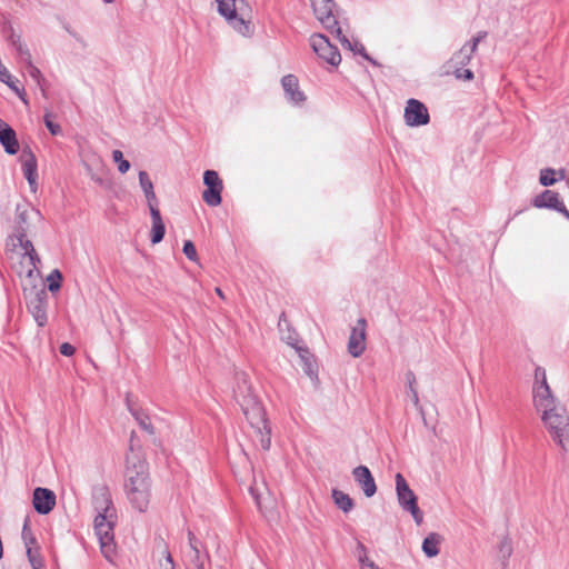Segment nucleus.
Returning <instances> with one entry per match:
<instances>
[{
  "label": "nucleus",
  "mask_w": 569,
  "mask_h": 569,
  "mask_svg": "<svg viewBox=\"0 0 569 569\" xmlns=\"http://www.w3.org/2000/svg\"><path fill=\"white\" fill-rule=\"evenodd\" d=\"M130 452L126 459L124 490L132 508L139 512H144L149 507L151 498L149 465L144 459L133 455L132 445H130Z\"/></svg>",
  "instance_id": "f257e3e1"
},
{
  "label": "nucleus",
  "mask_w": 569,
  "mask_h": 569,
  "mask_svg": "<svg viewBox=\"0 0 569 569\" xmlns=\"http://www.w3.org/2000/svg\"><path fill=\"white\" fill-rule=\"evenodd\" d=\"M241 410L256 432L258 442L263 450L271 447V428L266 417V410L258 398H247L240 405Z\"/></svg>",
  "instance_id": "f03ea898"
},
{
  "label": "nucleus",
  "mask_w": 569,
  "mask_h": 569,
  "mask_svg": "<svg viewBox=\"0 0 569 569\" xmlns=\"http://www.w3.org/2000/svg\"><path fill=\"white\" fill-rule=\"evenodd\" d=\"M117 516L109 515H97L93 521L94 532L100 543V550L103 557L112 561V557L116 555L114 543V525Z\"/></svg>",
  "instance_id": "7ed1b4c3"
},
{
  "label": "nucleus",
  "mask_w": 569,
  "mask_h": 569,
  "mask_svg": "<svg viewBox=\"0 0 569 569\" xmlns=\"http://www.w3.org/2000/svg\"><path fill=\"white\" fill-rule=\"evenodd\" d=\"M311 7L316 18L331 33H335L341 44L351 46V41L342 33V30L335 14L336 3L333 0H311Z\"/></svg>",
  "instance_id": "20e7f679"
},
{
  "label": "nucleus",
  "mask_w": 569,
  "mask_h": 569,
  "mask_svg": "<svg viewBox=\"0 0 569 569\" xmlns=\"http://www.w3.org/2000/svg\"><path fill=\"white\" fill-rule=\"evenodd\" d=\"M541 419L552 435L553 440H556L563 450H567L569 443L567 440L569 417L566 413V409L561 406L549 409L542 413Z\"/></svg>",
  "instance_id": "39448f33"
},
{
  "label": "nucleus",
  "mask_w": 569,
  "mask_h": 569,
  "mask_svg": "<svg viewBox=\"0 0 569 569\" xmlns=\"http://www.w3.org/2000/svg\"><path fill=\"white\" fill-rule=\"evenodd\" d=\"M27 309L33 317L38 327L42 328L48 323V292L46 287L37 288L33 286L31 289H23Z\"/></svg>",
  "instance_id": "423d86ee"
},
{
  "label": "nucleus",
  "mask_w": 569,
  "mask_h": 569,
  "mask_svg": "<svg viewBox=\"0 0 569 569\" xmlns=\"http://www.w3.org/2000/svg\"><path fill=\"white\" fill-rule=\"evenodd\" d=\"M396 491L400 507L411 513L417 525L423 520V513L418 506V498L410 489L405 477L401 473L396 475Z\"/></svg>",
  "instance_id": "0eeeda50"
},
{
  "label": "nucleus",
  "mask_w": 569,
  "mask_h": 569,
  "mask_svg": "<svg viewBox=\"0 0 569 569\" xmlns=\"http://www.w3.org/2000/svg\"><path fill=\"white\" fill-rule=\"evenodd\" d=\"M183 557L187 569H207L210 565V556L206 546L191 530H188V548Z\"/></svg>",
  "instance_id": "6e6552de"
},
{
  "label": "nucleus",
  "mask_w": 569,
  "mask_h": 569,
  "mask_svg": "<svg viewBox=\"0 0 569 569\" xmlns=\"http://www.w3.org/2000/svg\"><path fill=\"white\" fill-rule=\"evenodd\" d=\"M218 4V12L226 18L228 23L240 34L250 37L253 33V28L249 20L238 14L236 0H216Z\"/></svg>",
  "instance_id": "1a4fd4ad"
},
{
  "label": "nucleus",
  "mask_w": 569,
  "mask_h": 569,
  "mask_svg": "<svg viewBox=\"0 0 569 569\" xmlns=\"http://www.w3.org/2000/svg\"><path fill=\"white\" fill-rule=\"evenodd\" d=\"M542 376V381L538 386H533V405L537 410L548 411L558 407L556 398L553 397L551 389L547 382L546 370L542 367L536 368V376Z\"/></svg>",
  "instance_id": "9d476101"
},
{
  "label": "nucleus",
  "mask_w": 569,
  "mask_h": 569,
  "mask_svg": "<svg viewBox=\"0 0 569 569\" xmlns=\"http://www.w3.org/2000/svg\"><path fill=\"white\" fill-rule=\"evenodd\" d=\"M203 183L206 186L202 192V199L209 207H218L222 202L221 192L223 190L222 180L214 170H206L203 173Z\"/></svg>",
  "instance_id": "9b49d317"
},
{
  "label": "nucleus",
  "mask_w": 569,
  "mask_h": 569,
  "mask_svg": "<svg viewBox=\"0 0 569 569\" xmlns=\"http://www.w3.org/2000/svg\"><path fill=\"white\" fill-rule=\"evenodd\" d=\"M310 41L313 51L320 59L325 60L333 67L339 66L341 62V54L338 48L331 44L326 36L320 33L313 34Z\"/></svg>",
  "instance_id": "f8f14e48"
},
{
  "label": "nucleus",
  "mask_w": 569,
  "mask_h": 569,
  "mask_svg": "<svg viewBox=\"0 0 569 569\" xmlns=\"http://www.w3.org/2000/svg\"><path fill=\"white\" fill-rule=\"evenodd\" d=\"M32 217L37 218L38 220L42 219L41 212L38 209L31 207L29 203H17L14 226L16 238H22L28 236Z\"/></svg>",
  "instance_id": "ddd939ff"
},
{
  "label": "nucleus",
  "mask_w": 569,
  "mask_h": 569,
  "mask_svg": "<svg viewBox=\"0 0 569 569\" xmlns=\"http://www.w3.org/2000/svg\"><path fill=\"white\" fill-rule=\"evenodd\" d=\"M403 118L406 124L409 127L426 126L430 121L427 107L421 101L413 98L407 101Z\"/></svg>",
  "instance_id": "4468645a"
},
{
  "label": "nucleus",
  "mask_w": 569,
  "mask_h": 569,
  "mask_svg": "<svg viewBox=\"0 0 569 569\" xmlns=\"http://www.w3.org/2000/svg\"><path fill=\"white\" fill-rule=\"evenodd\" d=\"M366 327L367 321L360 318L357 325L352 328L348 340V352L353 357H360L366 349Z\"/></svg>",
  "instance_id": "2eb2a0df"
},
{
  "label": "nucleus",
  "mask_w": 569,
  "mask_h": 569,
  "mask_svg": "<svg viewBox=\"0 0 569 569\" xmlns=\"http://www.w3.org/2000/svg\"><path fill=\"white\" fill-rule=\"evenodd\" d=\"M92 503L97 515L117 516L109 488L106 486L97 487L93 490Z\"/></svg>",
  "instance_id": "dca6fc26"
},
{
  "label": "nucleus",
  "mask_w": 569,
  "mask_h": 569,
  "mask_svg": "<svg viewBox=\"0 0 569 569\" xmlns=\"http://www.w3.org/2000/svg\"><path fill=\"white\" fill-rule=\"evenodd\" d=\"M32 505L39 515H48L56 506V495L50 489L38 487L33 490Z\"/></svg>",
  "instance_id": "f3484780"
},
{
  "label": "nucleus",
  "mask_w": 569,
  "mask_h": 569,
  "mask_svg": "<svg viewBox=\"0 0 569 569\" xmlns=\"http://www.w3.org/2000/svg\"><path fill=\"white\" fill-rule=\"evenodd\" d=\"M352 476L366 497L370 498L377 492L375 478L367 466L360 465L352 470Z\"/></svg>",
  "instance_id": "a211bd4d"
},
{
  "label": "nucleus",
  "mask_w": 569,
  "mask_h": 569,
  "mask_svg": "<svg viewBox=\"0 0 569 569\" xmlns=\"http://www.w3.org/2000/svg\"><path fill=\"white\" fill-rule=\"evenodd\" d=\"M281 84L286 94V98L293 104H302L307 97L300 90L299 80L295 74H287L282 77Z\"/></svg>",
  "instance_id": "6ab92c4d"
},
{
  "label": "nucleus",
  "mask_w": 569,
  "mask_h": 569,
  "mask_svg": "<svg viewBox=\"0 0 569 569\" xmlns=\"http://www.w3.org/2000/svg\"><path fill=\"white\" fill-rule=\"evenodd\" d=\"M22 160V171L23 176L32 188L33 184H37V159L33 152L29 147L22 149L21 153Z\"/></svg>",
  "instance_id": "aec40b11"
},
{
  "label": "nucleus",
  "mask_w": 569,
  "mask_h": 569,
  "mask_svg": "<svg viewBox=\"0 0 569 569\" xmlns=\"http://www.w3.org/2000/svg\"><path fill=\"white\" fill-rule=\"evenodd\" d=\"M126 405L130 413L133 416L138 425L142 430L149 435H154V428L151 423L149 415L140 407H138L130 398V395L126 397Z\"/></svg>",
  "instance_id": "412c9836"
},
{
  "label": "nucleus",
  "mask_w": 569,
  "mask_h": 569,
  "mask_svg": "<svg viewBox=\"0 0 569 569\" xmlns=\"http://www.w3.org/2000/svg\"><path fill=\"white\" fill-rule=\"evenodd\" d=\"M234 381L236 386L233 388V397L239 406L242 405V400L247 398H256L252 393L249 377L246 372H237L234 375Z\"/></svg>",
  "instance_id": "4be33fe9"
},
{
  "label": "nucleus",
  "mask_w": 569,
  "mask_h": 569,
  "mask_svg": "<svg viewBox=\"0 0 569 569\" xmlns=\"http://www.w3.org/2000/svg\"><path fill=\"white\" fill-rule=\"evenodd\" d=\"M0 143L9 154H16L19 151V142L16 131L3 120L0 119Z\"/></svg>",
  "instance_id": "5701e85b"
},
{
  "label": "nucleus",
  "mask_w": 569,
  "mask_h": 569,
  "mask_svg": "<svg viewBox=\"0 0 569 569\" xmlns=\"http://www.w3.org/2000/svg\"><path fill=\"white\" fill-rule=\"evenodd\" d=\"M561 203L562 201L560 200L559 193L549 189L543 190L532 199V206L538 209L545 208L556 211Z\"/></svg>",
  "instance_id": "b1692460"
},
{
  "label": "nucleus",
  "mask_w": 569,
  "mask_h": 569,
  "mask_svg": "<svg viewBox=\"0 0 569 569\" xmlns=\"http://www.w3.org/2000/svg\"><path fill=\"white\" fill-rule=\"evenodd\" d=\"M471 58L472 53L462 46L461 49L455 52L452 57L445 63L443 68H446V73H450L451 70L456 68H461L469 64Z\"/></svg>",
  "instance_id": "393cba45"
},
{
  "label": "nucleus",
  "mask_w": 569,
  "mask_h": 569,
  "mask_svg": "<svg viewBox=\"0 0 569 569\" xmlns=\"http://www.w3.org/2000/svg\"><path fill=\"white\" fill-rule=\"evenodd\" d=\"M296 350L299 353V357L302 362V369L305 373L311 379L318 378V366L313 359V356L310 353L308 348L296 347Z\"/></svg>",
  "instance_id": "a878e982"
},
{
  "label": "nucleus",
  "mask_w": 569,
  "mask_h": 569,
  "mask_svg": "<svg viewBox=\"0 0 569 569\" xmlns=\"http://www.w3.org/2000/svg\"><path fill=\"white\" fill-rule=\"evenodd\" d=\"M151 242L153 244L162 241L166 233V226L162 221L160 210L158 208H151Z\"/></svg>",
  "instance_id": "bb28decb"
},
{
  "label": "nucleus",
  "mask_w": 569,
  "mask_h": 569,
  "mask_svg": "<svg viewBox=\"0 0 569 569\" xmlns=\"http://www.w3.org/2000/svg\"><path fill=\"white\" fill-rule=\"evenodd\" d=\"M443 538L437 532L429 533L422 541V551L428 558H433L439 555V545Z\"/></svg>",
  "instance_id": "cd10ccee"
},
{
  "label": "nucleus",
  "mask_w": 569,
  "mask_h": 569,
  "mask_svg": "<svg viewBox=\"0 0 569 569\" xmlns=\"http://www.w3.org/2000/svg\"><path fill=\"white\" fill-rule=\"evenodd\" d=\"M331 497L337 508L345 513L350 512L355 507L353 499L348 493L339 489H332Z\"/></svg>",
  "instance_id": "c85d7f7f"
},
{
  "label": "nucleus",
  "mask_w": 569,
  "mask_h": 569,
  "mask_svg": "<svg viewBox=\"0 0 569 569\" xmlns=\"http://www.w3.org/2000/svg\"><path fill=\"white\" fill-rule=\"evenodd\" d=\"M513 548L509 537H503L498 546V559L501 561L503 568L507 567L508 561L512 555Z\"/></svg>",
  "instance_id": "c756f323"
},
{
  "label": "nucleus",
  "mask_w": 569,
  "mask_h": 569,
  "mask_svg": "<svg viewBox=\"0 0 569 569\" xmlns=\"http://www.w3.org/2000/svg\"><path fill=\"white\" fill-rule=\"evenodd\" d=\"M357 549L359 551L358 560L360 562L361 569H381L372 560L368 558L367 548L365 547L363 543L358 542Z\"/></svg>",
  "instance_id": "7c9ffc66"
},
{
  "label": "nucleus",
  "mask_w": 569,
  "mask_h": 569,
  "mask_svg": "<svg viewBox=\"0 0 569 569\" xmlns=\"http://www.w3.org/2000/svg\"><path fill=\"white\" fill-rule=\"evenodd\" d=\"M62 279H63L62 273L58 269L52 270L47 278L48 290L51 292L59 291L61 288Z\"/></svg>",
  "instance_id": "2f4dec72"
},
{
  "label": "nucleus",
  "mask_w": 569,
  "mask_h": 569,
  "mask_svg": "<svg viewBox=\"0 0 569 569\" xmlns=\"http://www.w3.org/2000/svg\"><path fill=\"white\" fill-rule=\"evenodd\" d=\"M139 183L144 192L146 198L153 197V183L146 171L139 172Z\"/></svg>",
  "instance_id": "473e14b6"
},
{
  "label": "nucleus",
  "mask_w": 569,
  "mask_h": 569,
  "mask_svg": "<svg viewBox=\"0 0 569 569\" xmlns=\"http://www.w3.org/2000/svg\"><path fill=\"white\" fill-rule=\"evenodd\" d=\"M27 548V557L32 569H41L43 567V559L39 553L38 549H33L31 546Z\"/></svg>",
  "instance_id": "72a5a7b5"
},
{
  "label": "nucleus",
  "mask_w": 569,
  "mask_h": 569,
  "mask_svg": "<svg viewBox=\"0 0 569 569\" xmlns=\"http://www.w3.org/2000/svg\"><path fill=\"white\" fill-rule=\"evenodd\" d=\"M557 178H556V170L551 169V168H547V169H543L541 170L540 172V178H539V182L545 186V187H549V186H552L557 182Z\"/></svg>",
  "instance_id": "f704fd0d"
},
{
  "label": "nucleus",
  "mask_w": 569,
  "mask_h": 569,
  "mask_svg": "<svg viewBox=\"0 0 569 569\" xmlns=\"http://www.w3.org/2000/svg\"><path fill=\"white\" fill-rule=\"evenodd\" d=\"M112 159L118 163V170L121 173H126L130 169V162L123 158V153L120 150L112 151Z\"/></svg>",
  "instance_id": "c9c22d12"
},
{
  "label": "nucleus",
  "mask_w": 569,
  "mask_h": 569,
  "mask_svg": "<svg viewBox=\"0 0 569 569\" xmlns=\"http://www.w3.org/2000/svg\"><path fill=\"white\" fill-rule=\"evenodd\" d=\"M345 48L353 51L355 53H358L360 56H362L366 60H368L369 62H371L372 64H376V60H373L366 51L365 47L359 43V42H355L352 43L351 42V46L349 47L348 44H342Z\"/></svg>",
  "instance_id": "e433bc0d"
},
{
  "label": "nucleus",
  "mask_w": 569,
  "mask_h": 569,
  "mask_svg": "<svg viewBox=\"0 0 569 569\" xmlns=\"http://www.w3.org/2000/svg\"><path fill=\"white\" fill-rule=\"evenodd\" d=\"M487 37L486 31H479L477 36H475L469 42H467L463 47L467 48L469 52L472 54L476 52L478 44Z\"/></svg>",
  "instance_id": "4c0bfd02"
},
{
  "label": "nucleus",
  "mask_w": 569,
  "mask_h": 569,
  "mask_svg": "<svg viewBox=\"0 0 569 569\" xmlns=\"http://www.w3.org/2000/svg\"><path fill=\"white\" fill-rule=\"evenodd\" d=\"M487 37L486 31H479L477 36H475L469 42H467L463 47L467 48L469 52L472 54L476 52L478 44Z\"/></svg>",
  "instance_id": "58836bf2"
},
{
  "label": "nucleus",
  "mask_w": 569,
  "mask_h": 569,
  "mask_svg": "<svg viewBox=\"0 0 569 569\" xmlns=\"http://www.w3.org/2000/svg\"><path fill=\"white\" fill-rule=\"evenodd\" d=\"M182 252L186 254V257L190 260L196 262L198 260V253L196 250V246L191 240H186L183 242Z\"/></svg>",
  "instance_id": "ea45409f"
},
{
  "label": "nucleus",
  "mask_w": 569,
  "mask_h": 569,
  "mask_svg": "<svg viewBox=\"0 0 569 569\" xmlns=\"http://www.w3.org/2000/svg\"><path fill=\"white\" fill-rule=\"evenodd\" d=\"M26 68L29 73V76L39 84L41 86V81H43V77L41 71L32 63V60L26 62Z\"/></svg>",
  "instance_id": "a19ab883"
},
{
  "label": "nucleus",
  "mask_w": 569,
  "mask_h": 569,
  "mask_svg": "<svg viewBox=\"0 0 569 569\" xmlns=\"http://www.w3.org/2000/svg\"><path fill=\"white\" fill-rule=\"evenodd\" d=\"M43 120L47 129L50 131L52 136H58L61 133V127L52 121L51 113L47 112L43 117Z\"/></svg>",
  "instance_id": "79ce46f5"
},
{
  "label": "nucleus",
  "mask_w": 569,
  "mask_h": 569,
  "mask_svg": "<svg viewBox=\"0 0 569 569\" xmlns=\"http://www.w3.org/2000/svg\"><path fill=\"white\" fill-rule=\"evenodd\" d=\"M451 71L455 74V77L460 80L471 81L475 78L473 72L470 69H463V67L456 68Z\"/></svg>",
  "instance_id": "37998d69"
},
{
  "label": "nucleus",
  "mask_w": 569,
  "mask_h": 569,
  "mask_svg": "<svg viewBox=\"0 0 569 569\" xmlns=\"http://www.w3.org/2000/svg\"><path fill=\"white\" fill-rule=\"evenodd\" d=\"M22 539L24 541L26 547H30L37 542L36 537L32 535L30 528L28 527V521L26 520L22 528Z\"/></svg>",
  "instance_id": "c03bdc74"
},
{
  "label": "nucleus",
  "mask_w": 569,
  "mask_h": 569,
  "mask_svg": "<svg viewBox=\"0 0 569 569\" xmlns=\"http://www.w3.org/2000/svg\"><path fill=\"white\" fill-rule=\"evenodd\" d=\"M2 33L9 43L16 41V39H21V36L14 32V29L10 23H4Z\"/></svg>",
  "instance_id": "a18cd8bd"
},
{
  "label": "nucleus",
  "mask_w": 569,
  "mask_h": 569,
  "mask_svg": "<svg viewBox=\"0 0 569 569\" xmlns=\"http://www.w3.org/2000/svg\"><path fill=\"white\" fill-rule=\"evenodd\" d=\"M16 239L18 240L19 246L24 251L23 256H29L30 253L36 251L33 243L29 239H27V237L16 238Z\"/></svg>",
  "instance_id": "49530a36"
},
{
  "label": "nucleus",
  "mask_w": 569,
  "mask_h": 569,
  "mask_svg": "<svg viewBox=\"0 0 569 569\" xmlns=\"http://www.w3.org/2000/svg\"><path fill=\"white\" fill-rule=\"evenodd\" d=\"M17 52L22 62L26 63L31 60V53H30V50L28 49L27 44H22L21 47H19V49H17Z\"/></svg>",
  "instance_id": "de8ad7c7"
},
{
  "label": "nucleus",
  "mask_w": 569,
  "mask_h": 569,
  "mask_svg": "<svg viewBox=\"0 0 569 569\" xmlns=\"http://www.w3.org/2000/svg\"><path fill=\"white\" fill-rule=\"evenodd\" d=\"M60 353L64 357H71L74 355L76 352V348L69 343V342H63L61 346H60Z\"/></svg>",
  "instance_id": "09e8293b"
},
{
  "label": "nucleus",
  "mask_w": 569,
  "mask_h": 569,
  "mask_svg": "<svg viewBox=\"0 0 569 569\" xmlns=\"http://www.w3.org/2000/svg\"><path fill=\"white\" fill-rule=\"evenodd\" d=\"M27 257L29 258V261H30V264L32 266V268L38 269L39 264L41 263V259H40L39 254L37 253V251L30 253Z\"/></svg>",
  "instance_id": "8fccbe9b"
},
{
  "label": "nucleus",
  "mask_w": 569,
  "mask_h": 569,
  "mask_svg": "<svg viewBox=\"0 0 569 569\" xmlns=\"http://www.w3.org/2000/svg\"><path fill=\"white\" fill-rule=\"evenodd\" d=\"M11 73L8 71V69L6 67H3L1 64L0 67V80L3 82V83H9V81H11Z\"/></svg>",
  "instance_id": "3c124183"
},
{
  "label": "nucleus",
  "mask_w": 569,
  "mask_h": 569,
  "mask_svg": "<svg viewBox=\"0 0 569 569\" xmlns=\"http://www.w3.org/2000/svg\"><path fill=\"white\" fill-rule=\"evenodd\" d=\"M87 170H88V173H89L90 178H91L94 182L99 183L100 186H102V184L104 183L103 179H102L101 177H99L97 173H94V172L91 170V168H90V167H88V166H87Z\"/></svg>",
  "instance_id": "603ef678"
},
{
  "label": "nucleus",
  "mask_w": 569,
  "mask_h": 569,
  "mask_svg": "<svg viewBox=\"0 0 569 569\" xmlns=\"http://www.w3.org/2000/svg\"><path fill=\"white\" fill-rule=\"evenodd\" d=\"M406 378H407L409 390H411V388H416L415 387L416 377H415L413 372H411V371L407 372Z\"/></svg>",
  "instance_id": "864d4df0"
},
{
  "label": "nucleus",
  "mask_w": 569,
  "mask_h": 569,
  "mask_svg": "<svg viewBox=\"0 0 569 569\" xmlns=\"http://www.w3.org/2000/svg\"><path fill=\"white\" fill-rule=\"evenodd\" d=\"M409 395L411 397V400L415 405V407H418L419 406V397H418V391L416 388H411V390H409Z\"/></svg>",
  "instance_id": "5fc2aeb1"
},
{
  "label": "nucleus",
  "mask_w": 569,
  "mask_h": 569,
  "mask_svg": "<svg viewBox=\"0 0 569 569\" xmlns=\"http://www.w3.org/2000/svg\"><path fill=\"white\" fill-rule=\"evenodd\" d=\"M556 211L561 213L567 220H569V211L566 208V206L563 204V202L561 203V206L558 207V209Z\"/></svg>",
  "instance_id": "6e6d98bb"
},
{
  "label": "nucleus",
  "mask_w": 569,
  "mask_h": 569,
  "mask_svg": "<svg viewBox=\"0 0 569 569\" xmlns=\"http://www.w3.org/2000/svg\"><path fill=\"white\" fill-rule=\"evenodd\" d=\"M147 201H148V204H149V209L151 210V208H157V197H156V193L153 192V197L151 198H146Z\"/></svg>",
  "instance_id": "4d7b16f0"
},
{
  "label": "nucleus",
  "mask_w": 569,
  "mask_h": 569,
  "mask_svg": "<svg viewBox=\"0 0 569 569\" xmlns=\"http://www.w3.org/2000/svg\"><path fill=\"white\" fill-rule=\"evenodd\" d=\"M250 493L252 495L257 506L259 507V509L261 508V505H260V498H259V495H257L256 490L253 488H250Z\"/></svg>",
  "instance_id": "13d9d810"
},
{
  "label": "nucleus",
  "mask_w": 569,
  "mask_h": 569,
  "mask_svg": "<svg viewBox=\"0 0 569 569\" xmlns=\"http://www.w3.org/2000/svg\"><path fill=\"white\" fill-rule=\"evenodd\" d=\"M22 44H24V43L22 42V40H21V39H16V41H13V42H11V43H10V46H11L12 48H14L16 50H17V49H19V47H21Z\"/></svg>",
  "instance_id": "bf43d9fd"
},
{
  "label": "nucleus",
  "mask_w": 569,
  "mask_h": 569,
  "mask_svg": "<svg viewBox=\"0 0 569 569\" xmlns=\"http://www.w3.org/2000/svg\"><path fill=\"white\" fill-rule=\"evenodd\" d=\"M22 44H24V43L22 42V40H21V39H16V41H13V42H11V43H10V46H11L12 48H14L16 50H17V49H19V47H21Z\"/></svg>",
  "instance_id": "052dcab7"
},
{
  "label": "nucleus",
  "mask_w": 569,
  "mask_h": 569,
  "mask_svg": "<svg viewBox=\"0 0 569 569\" xmlns=\"http://www.w3.org/2000/svg\"><path fill=\"white\" fill-rule=\"evenodd\" d=\"M10 89L14 90L16 92H19V88L16 86V81L11 78V81L9 83H6Z\"/></svg>",
  "instance_id": "680f3d73"
},
{
  "label": "nucleus",
  "mask_w": 569,
  "mask_h": 569,
  "mask_svg": "<svg viewBox=\"0 0 569 569\" xmlns=\"http://www.w3.org/2000/svg\"><path fill=\"white\" fill-rule=\"evenodd\" d=\"M216 293L221 298V299H224V293L223 291L221 290V288L217 287L214 289Z\"/></svg>",
  "instance_id": "e2e57ef3"
},
{
  "label": "nucleus",
  "mask_w": 569,
  "mask_h": 569,
  "mask_svg": "<svg viewBox=\"0 0 569 569\" xmlns=\"http://www.w3.org/2000/svg\"><path fill=\"white\" fill-rule=\"evenodd\" d=\"M37 270H38V269H34V268L29 269V270H28V272H27V277H28V278H32V277H33V274H34V271H37Z\"/></svg>",
  "instance_id": "0e129e2a"
},
{
  "label": "nucleus",
  "mask_w": 569,
  "mask_h": 569,
  "mask_svg": "<svg viewBox=\"0 0 569 569\" xmlns=\"http://www.w3.org/2000/svg\"><path fill=\"white\" fill-rule=\"evenodd\" d=\"M291 338H292V335H289V336H288V338H287V342H288V345H290V346H292V347H295V348H296V347H298V346H297V345L291 340Z\"/></svg>",
  "instance_id": "69168bd1"
},
{
  "label": "nucleus",
  "mask_w": 569,
  "mask_h": 569,
  "mask_svg": "<svg viewBox=\"0 0 569 569\" xmlns=\"http://www.w3.org/2000/svg\"><path fill=\"white\" fill-rule=\"evenodd\" d=\"M535 379H536L535 386H538L542 381V376L540 375L539 377H537L535 375Z\"/></svg>",
  "instance_id": "338daca9"
},
{
  "label": "nucleus",
  "mask_w": 569,
  "mask_h": 569,
  "mask_svg": "<svg viewBox=\"0 0 569 569\" xmlns=\"http://www.w3.org/2000/svg\"><path fill=\"white\" fill-rule=\"evenodd\" d=\"M167 560L172 565L173 561H172V557L170 553H168Z\"/></svg>",
  "instance_id": "774afa93"
}]
</instances>
